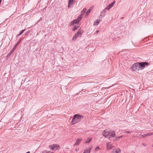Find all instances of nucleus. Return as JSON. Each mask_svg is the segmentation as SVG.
<instances>
[{"instance_id": "f257e3e1", "label": "nucleus", "mask_w": 153, "mask_h": 153, "mask_svg": "<svg viewBox=\"0 0 153 153\" xmlns=\"http://www.w3.org/2000/svg\"><path fill=\"white\" fill-rule=\"evenodd\" d=\"M149 63L147 62H137L133 64L131 67L132 71H139L144 68L146 66H148Z\"/></svg>"}, {"instance_id": "f03ea898", "label": "nucleus", "mask_w": 153, "mask_h": 153, "mask_svg": "<svg viewBox=\"0 0 153 153\" xmlns=\"http://www.w3.org/2000/svg\"><path fill=\"white\" fill-rule=\"evenodd\" d=\"M83 32V31L81 29L79 28L78 31L74 35L72 38V40L74 41H75L79 36L80 37Z\"/></svg>"}, {"instance_id": "7ed1b4c3", "label": "nucleus", "mask_w": 153, "mask_h": 153, "mask_svg": "<svg viewBox=\"0 0 153 153\" xmlns=\"http://www.w3.org/2000/svg\"><path fill=\"white\" fill-rule=\"evenodd\" d=\"M82 17H81L79 16L76 19L74 20L73 21H71L70 23V25H73L75 24H77L78 25V23L81 20V18Z\"/></svg>"}, {"instance_id": "20e7f679", "label": "nucleus", "mask_w": 153, "mask_h": 153, "mask_svg": "<svg viewBox=\"0 0 153 153\" xmlns=\"http://www.w3.org/2000/svg\"><path fill=\"white\" fill-rule=\"evenodd\" d=\"M114 131L111 130H107L105 131V130H104L102 132V135L105 137V135H109L110 134H111L113 133Z\"/></svg>"}, {"instance_id": "39448f33", "label": "nucleus", "mask_w": 153, "mask_h": 153, "mask_svg": "<svg viewBox=\"0 0 153 153\" xmlns=\"http://www.w3.org/2000/svg\"><path fill=\"white\" fill-rule=\"evenodd\" d=\"M76 117L77 118V119L80 121L81 120L83 119L84 117L83 115H80L78 114H76L74 115V119H75Z\"/></svg>"}, {"instance_id": "423d86ee", "label": "nucleus", "mask_w": 153, "mask_h": 153, "mask_svg": "<svg viewBox=\"0 0 153 153\" xmlns=\"http://www.w3.org/2000/svg\"><path fill=\"white\" fill-rule=\"evenodd\" d=\"M79 121L78 119H77V118L76 117L75 118V119H74V116L72 119V120L71 122L72 124L74 125L76 123H78L79 122Z\"/></svg>"}, {"instance_id": "0eeeda50", "label": "nucleus", "mask_w": 153, "mask_h": 153, "mask_svg": "<svg viewBox=\"0 0 153 153\" xmlns=\"http://www.w3.org/2000/svg\"><path fill=\"white\" fill-rule=\"evenodd\" d=\"M115 134L114 131L113 133L110 134L109 135H105V137L108 138H110L112 137H114L115 136Z\"/></svg>"}, {"instance_id": "6e6552de", "label": "nucleus", "mask_w": 153, "mask_h": 153, "mask_svg": "<svg viewBox=\"0 0 153 153\" xmlns=\"http://www.w3.org/2000/svg\"><path fill=\"white\" fill-rule=\"evenodd\" d=\"M112 153H120V149L119 148L116 149L115 150L113 149L112 152Z\"/></svg>"}, {"instance_id": "1a4fd4ad", "label": "nucleus", "mask_w": 153, "mask_h": 153, "mask_svg": "<svg viewBox=\"0 0 153 153\" xmlns=\"http://www.w3.org/2000/svg\"><path fill=\"white\" fill-rule=\"evenodd\" d=\"M92 147V146H90L88 148H87L86 149L84 150L83 153H90L91 149Z\"/></svg>"}, {"instance_id": "9d476101", "label": "nucleus", "mask_w": 153, "mask_h": 153, "mask_svg": "<svg viewBox=\"0 0 153 153\" xmlns=\"http://www.w3.org/2000/svg\"><path fill=\"white\" fill-rule=\"evenodd\" d=\"M106 10H105V9L104 10H103L101 12V14L100 15L99 18H100L101 17H103L105 16V13L106 12Z\"/></svg>"}, {"instance_id": "9b49d317", "label": "nucleus", "mask_w": 153, "mask_h": 153, "mask_svg": "<svg viewBox=\"0 0 153 153\" xmlns=\"http://www.w3.org/2000/svg\"><path fill=\"white\" fill-rule=\"evenodd\" d=\"M106 146L107 149H111L113 147L111 144L110 143H107Z\"/></svg>"}, {"instance_id": "f8f14e48", "label": "nucleus", "mask_w": 153, "mask_h": 153, "mask_svg": "<svg viewBox=\"0 0 153 153\" xmlns=\"http://www.w3.org/2000/svg\"><path fill=\"white\" fill-rule=\"evenodd\" d=\"M81 140L82 139L80 138H78L77 139V140L76 142L74 144V146H76L78 145L80 143V142H81Z\"/></svg>"}, {"instance_id": "ddd939ff", "label": "nucleus", "mask_w": 153, "mask_h": 153, "mask_svg": "<svg viewBox=\"0 0 153 153\" xmlns=\"http://www.w3.org/2000/svg\"><path fill=\"white\" fill-rule=\"evenodd\" d=\"M152 134H153V132H151L149 133H148V134H143V135H142V136L143 137H145L151 136V135H152Z\"/></svg>"}, {"instance_id": "4468645a", "label": "nucleus", "mask_w": 153, "mask_h": 153, "mask_svg": "<svg viewBox=\"0 0 153 153\" xmlns=\"http://www.w3.org/2000/svg\"><path fill=\"white\" fill-rule=\"evenodd\" d=\"M113 6L111 3L109 5H108L105 8V10H109Z\"/></svg>"}, {"instance_id": "2eb2a0df", "label": "nucleus", "mask_w": 153, "mask_h": 153, "mask_svg": "<svg viewBox=\"0 0 153 153\" xmlns=\"http://www.w3.org/2000/svg\"><path fill=\"white\" fill-rule=\"evenodd\" d=\"M99 19H97L96 21H95L94 23V25L96 26L100 22Z\"/></svg>"}, {"instance_id": "dca6fc26", "label": "nucleus", "mask_w": 153, "mask_h": 153, "mask_svg": "<svg viewBox=\"0 0 153 153\" xmlns=\"http://www.w3.org/2000/svg\"><path fill=\"white\" fill-rule=\"evenodd\" d=\"M14 50L13 49L11 50L10 53H9L7 56V57H8L10 56L11 54L13 53Z\"/></svg>"}, {"instance_id": "f3484780", "label": "nucleus", "mask_w": 153, "mask_h": 153, "mask_svg": "<svg viewBox=\"0 0 153 153\" xmlns=\"http://www.w3.org/2000/svg\"><path fill=\"white\" fill-rule=\"evenodd\" d=\"M20 41H19V42H18L16 43V44L14 46V47H13V49L14 50H15L16 48V47L19 45L20 42Z\"/></svg>"}, {"instance_id": "a211bd4d", "label": "nucleus", "mask_w": 153, "mask_h": 153, "mask_svg": "<svg viewBox=\"0 0 153 153\" xmlns=\"http://www.w3.org/2000/svg\"><path fill=\"white\" fill-rule=\"evenodd\" d=\"M54 149L57 150L59 147V146L57 144H54Z\"/></svg>"}, {"instance_id": "6ab92c4d", "label": "nucleus", "mask_w": 153, "mask_h": 153, "mask_svg": "<svg viewBox=\"0 0 153 153\" xmlns=\"http://www.w3.org/2000/svg\"><path fill=\"white\" fill-rule=\"evenodd\" d=\"M91 11V10H90V9H89L88 10L86 13V16H87L88 15V14L90 13Z\"/></svg>"}, {"instance_id": "aec40b11", "label": "nucleus", "mask_w": 153, "mask_h": 153, "mask_svg": "<svg viewBox=\"0 0 153 153\" xmlns=\"http://www.w3.org/2000/svg\"><path fill=\"white\" fill-rule=\"evenodd\" d=\"M79 27V26H74V27L73 28V30L74 31L76 30L77 28H78Z\"/></svg>"}, {"instance_id": "412c9836", "label": "nucleus", "mask_w": 153, "mask_h": 153, "mask_svg": "<svg viewBox=\"0 0 153 153\" xmlns=\"http://www.w3.org/2000/svg\"><path fill=\"white\" fill-rule=\"evenodd\" d=\"M75 0H69L68 1V4H74L73 3V2Z\"/></svg>"}, {"instance_id": "4be33fe9", "label": "nucleus", "mask_w": 153, "mask_h": 153, "mask_svg": "<svg viewBox=\"0 0 153 153\" xmlns=\"http://www.w3.org/2000/svg\"><path fill=\"white\" fill-rule=\"evenodd\" d=\"M49 147L50 149H54V144L52 145H50L49 146Z\"/></svg>"}, {"instance_id": "5701e85b", "label": "nucleus", "mask_w": 153, "mask_h": 153, "mask_svg": "<svg viewBox=\"0 0 153 153\" xmlns=\"http://www.w3.org/2000/svg\"><path fill=\"white\" fill-rule=\"evenodd\" d=\"M86 10V8H84L83 10L81 11V13L82 14H84Z\"/></svg>"}, {"instance_id": "b1692460", "label": "nucleus", "mask_w": 153, "mask_h": 153, "mask_svg": "<svg viewBox=\"0 0 153 153\" xmlns=\"http://www.w3.org/2000/svg\"><path fill=\"white\" fill-rule=\"evenodd\" d=\"M25 30V29H24L23 30H22L19 33V34L18 35V36H19L21 35L23 32H24Z\"/></svg>"}, {"instance_id": "393cba45", "label": "nucleus", "mask_w": 153, "mask_h": 153, "mask_svg": "<svg viewBox=\"0 0 153 153\" xmlns=\"http://www.w3.org/2000/svg\"><path fill=\"white\" fill-rule=\"evenodd\" d=\"M91 138H88L87 140L85 142L86 143H89L91 141Z\"/></svg>"}, {"instance_id": "a878e982", "label": "nucleus", "mask_w": 153, "mask_h": 153, "mask_svg": "<svg viewBox=\"0 0 153 153\" xmlns=\"http://www.w3.org/2000/svg\"><path fill=\"white\" fill-rule=\"evenodd\" d=\"M45 152L46 153H53V152L50 151L47 152V151H43L42 152V153H44Z\"/></svg>"}, {"instance_id": "bb28decb", "label": "nucleus", "mask_w": 153, "mask_h": 153, "mask_svg": "<svg viewBox=\"0 0 153 153\" xmlns=\"http://www.w3.org/2000/svg\"><path fill=\"white\" fill-rule=\"evenodd\" d=\"M115 2V1H113V2L112 3H111V4L113 6L114 5V4Z\"/></svg>"}, {"instance_id": "cd10ccee", "label": "nucleus", "mask_w": 153, "mask_h": 153, "mask_svg": "<svg viewBox=\"0 0 153 153\" xmlns=\"http://www.w3.org/2000/svg\"><path fill=\"white\" fill-rule=\"evenodd\" d=\"M122 137V136H119V137H116V140H117V138H120L121 137Z\"/></svg>"}, {"instance_id": "c85d7f7f", "label": "nucleus", "mask_w": 153, "mask_h": 153, "mask_svg": "<svg viewBox=\"0 0 153 153\" xmlns=\"http://www.w3.org/2000/svg\"><path fill=\"white\" fill-rule=\"evenodd\" d=\"M131 132V131H126L125 132L128 133H130Z\"/></svg>"}, {"instance_id": "c756f323", "label": "nucleus", "mask_w": 153, "mask_h": 153, "mask_svg": "<svg viewBox=\"0 0 153 153\" xmlns=\"http://www.w3.org/2000/svg\"><path fill=\"white\" fill-rule=\"evenodd\" d=\"M93 8V7L92 6V7H91L89 9H90V10H91V9H92Z\"/></svg>"}, {"instance_id": "7c9ffc66", "label": "nucleus", "mask_w": 153, "mask_h": 153, "mask_svg": "<svg viewBox=\"0 0 153 153\" xmlns=\"http://www.w3.org/2000/svg\"><path fill=\"white\" fill-rule=\"evenodd\" d=\"M143 145L144 146H146V144L143 143Z\"/></svg>"}, {"instance_id": "2f4dec72", "label": "nucleus", "mask_w": 153, "mask_h": 153, "mask_svg": "<svg viewBox=\"0 0 153 153\" xmlns=\"http://www.w3.org/2000/svg\"><path fill=\"white\" fill-rule=\"evenodd\" d=\"M99 147H97L96 148V149H95V150H97V149H99Z\"/></svg>"}, {"instance_id": "473e14b6", "label": "nucleus", "mask_w": 153, "mask_h": 153, "mask_svg": "<svg viewBox=\"0 0 153 153\" xmlns=\"http://www.w3.org/2000/svg\"><path fill=\"white\" fill-rule=\"evenodd\" d=\"M70 5H71V4H68V8H69V7H70Z\"/></svg>"}, {"instance_id": "72a5a7b5", "label": "nucleus", "mask_w": 153, "mask_h": 153, "mask_svg": "<svg viewBox=\"0 0 153 153\" xmlns=\"http://www.w3.org/2000/svg\"><path fill=\"white\" fill-rule=\"evenodd\" d=\"M99 32V30H97V31H96V33H98V32Z\"/></svg>"}, {"instance_id": "f704fd0d", "label": "nucleus", "mask_w": 153, "mask_h": 153, "mask_svg": "<svg viewBox=\"0 0 153 153\" xmlns=\"http://www.w3.org/2000/svg\"><path fill=\"white\" fill-rule=\"evenodd\" d=\"M28 33H25V35H27V34L28 33Z\"/></svg>"}, {"instance_id": "c9c22d12", "label": "nucleus", "mask_w": 153, "mask_h": 153, "mask_svg": "<svg viewBox=\"0 0 153 153\" xmlns=\"http://www.w3.org/2000/svg\"><path fill=\"white\" fill-rule=\"evenodd\" d=\"M75 151H77V149H76L75 150Z\"/></svg>"}, {"instance_id": "e433bc0d", "label": "nucleus", "mask_w": 153, "mask_h": 153, "mask_svg": "<svg viewBox=\"0 0 153 153\" xmlns=\"http://www.w3.org/2000/svg\"><path fill=\"white\" fill-rule=\"evenodd\" d=\"M134 153H135L134 152Z\"/></svg>"}, {"instance_id": "4c0bfd02", "label": "nucleus", "mask_w": 153, "mask_h": 153, "mask_svg": "<svg viewBox=\"0 0 153 153\" xmlns=\"http://www.w3.org/2000/svg\"><path fill=\"white\" fill-rule=\"evenodd\" d=\"M45 153H46L45 152Z\"/></svg>"}]
</instances>
